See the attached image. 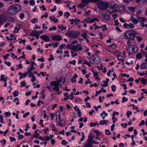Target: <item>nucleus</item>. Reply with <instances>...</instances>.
<instances>
[{"label":"nucleus","mask_w":147,"mask_h":147,"mask_svg":"<svg viewBox=\"0 0 147 147\" xmlns=\"http://www.w3.org/2000/svg\"><path fill=\"white\" fill-rule=\"evenodd\" d=\"M106 26L105 24L104 25H102V26L103 28L102 29V31H105L106 30H107V28L106 27Z\"/></svg>","instance_id":"nucleus-39"},{"label":"nucleus","mask_w":147,"mask_h":147,"mask_svg":"<svg viewBox=\"0 0 147 147\" xmlns=\"http://www.w3.org/2000/svg\"><path fill=\"white\" fill-rule=\"evenodd\" d=\"M19 92L17 91H15L14 92H13V96L16 97L19 94Z\"/></svg>","instance_id":"nucleus-38"},{"label":"nucleus","mask_w":147,"mask_h":147,"mask_svg":"<svg viewBox=\"0 0 147 147\" xmlns=\"http://www.w3.org/2000/svg\"><path fill=\"white\" fill-rule=\"evenodd\" d=\"M5 116L8 117L11 115V113L9 112H5Z\"/></svg>","instance_id":"nucleus-53"},{"label":"nucleus","mask_w":147,"mask_h":147,"mask_svg":"<svg viewBox=\"0 0 147 147\" xmlns=\"http://www.w3.org/2000/svg\"><path fill=\"white\" fill-rule=\"evenodd\" d=\"M0 122L2 123H3V116L2 115H0Z\"/></svg>","instance_id":"nucleus-61"},{"label":"nucleus","mask_w":147,"mask_h":147,"mask_svg":"<svg viewBox=\"0 0 147 147\" xmlns=\"http://www.w3.org/2000/svg\"><path fill=\"white\" fill-rule=\"evenodd\" d=\"M65 121L63 120H62L61 122L59 123V125L61 127H63L65 125Z\"/></svg>","instance_id":"nucleus-22"},{"label":"nucleus","mask_w":147,"mask_h":147,"mask_svg":"<svg viewBox=\"0 0 147 147\" xmlns=\"http://www.w3.org/2000/svg\"><path fill=\"white\" fill-rule=\"evenodd\" d=\"M127 100L128 99L127 98H126L125 97H123L122 98V103H123L125 101H127Z\"/></svg>","instance_id":"nucleus-47"},{"label":"nucleus","mask_w":147,"mask_h":147,"mask_svg":"<svg viewBox=\"0 0 147 147\" xmlns=\"http://www.w3.org/2000/svg\"><path fill=\"white\" fill-rule=\"evenodd\" d=\"M56 27L55 26H53L52 28H51L49 29V30L50 31H51L53 30H56Z\"/></svg>","instance_id":"nucleus-46"},{"label":"nucleus","mask_w":147,"mask_h":147,"mask_svg":"<svg viewBox=\"0 0 147 147\" xmlns=\"http://www.w3.org/2000/svg\"><path fill=\"white\" fill-rule=\"evenodd\" d=\"M79 46H82V45L81 44H78L76 46H73L71 47V49L73 51H78L81 50L82 49V48L79 47L78 48V47Z\"/></svg>","instance_id":"nucleus-9"},{"label":"nucleus","mask_w":147,"mask_h":147,"mask_svg":"<svg viewBox=\"0 0 147 147\" xmlns=\"http://www.w3.org/2000/svg\"><path fill=\"white\" fill-rule=\"evenodd\" d=\"M9 139H10V141L11 142H13V141H15L16 140L15 138L14 137H12L11 136L9 137Z\"/></svg>","instance_id":"nucleus-51"},{"label":"nucleus","mask_w":147,"mask_h":147,"mask_svg":"<svg viewBox=\"0 0 147 147\" xmlns=\"http://www.w3.org/2000/svg\"><path fill=\"white\" fill-rule=\"evenodd\" d=\"M81 36H82V37H83L84 39H87V38H86V37L87 36V34L86 33L84 32V33H83V34H82L81 35Z\"/></svg>","instance_id":"nucleus-37"},{"label":"nucleus","mask_w":147,"mask_h":147,"mask_svg":"<svg viewBox=\"0 0 147 147\" xmlns=\"http://www.w3.org/2000/svg\"><path fill=\"white\" fill-rule=\"evenodd\" d=\"M98 7L103 10L105 9L108 7V3L102 1H99L97 3Z\"/></svg>","instance_id":"nucleus-2"},{"label":"nucleus","mask_w":147,"mask_h":147,"mask_svg":"<svg viewBox=\"0 0 147 147\" xmlns=\"http://www.w3.org/2000/svg\"><path fill=\"white\" fill-rule=\"evenodd\" d=\"M99 0H88V3L89 2H91L92 3H96V2H99Z\"/></svg>","instance_id":"nucleus-50"},{"label":"nucleus","mask_w":147,"mask_h":147,"mask_svg":"<svg viewBox=\"0 0 147 147\" xmlns=\"http://www.w3.org/2000/svg\"><path fill=\"white\" fill-rule=\"evenodd\" d=\"M73 93L71 92V94L70 95H69V98L71 99H73L74 97L73 96Z\"/></svg>","instance_id":"nucleus-52"},{"label":"nucleus","mask_w":147,"mask_h":147,"mask_svg":"<svg viewBox=\"0 0 147 147\" xmlns=\"http://www.w3.org/2000/svg\"><path fill=\"white\" fill-rule=\"evenodd\" d=\"M52 44L54 46L53 48H55V47H57L59 44L58 42H56L55 43H52Z\"/></svg>","instance_id":"nucleus-45"},{"label":"nucleus","mask_w":147,"mask_h":147,"mask_svg":"<svg viewBox=\"0 0 147 147\" xmlns=\"http://www.w3.org/2000/svg\"><path fill=\"white\" fill-rule=\"evenodd\" d=\"M128 9L131 11H134L135 9V7H133L131 6H129L127 8Z\"/></svg>","instance_id":"nucleus-28"},{"label":"nucleus","mask_w":147,"mask_h":147,"mask_svg":"<svg viewBox=\"0 0 147 147\" xmlns=\"http://www.w3.org/2000/svg\"><path fill=\"white\" fill-rule=\"evenodd\" d=\"M80 33V32L76 31L74 30L70 31L67 33V35L71 37H76L79 35Z\"/></svg>","instance_id":"nucleus-4"},{"label":"nucleus","mask_w":147,"mask_h":147,"mask_svg":"<svg viewBox=\"0 0 147 147\" xmlns=\"http://www.w3.org/2000/svg\"><path fill=\"white\" fill-rule=\"evenodd\" d=\"M117 9L119 10V11L121 12L123 11H125V6L121 5H119L117 8Z\"/></svg>","instance_id":"nucleus-16"},{"label":"nucleus","mask_w":147,"mask_h":147,"mask_svg":"<svg viewBox=\"0 0 147 147\" xmlns=\"http://www.w3.org/2000/svg\"><path fill=\"white\" fill-rule=\"evenodd\" d=\"M136 34V32L133 30L127 31L124 34V38L127 39L134 40Z\"/></svg>","instance_id":"nucleus-1"},{"label":"nucleus","mask_w":147,"mask_h":147,"mask_svg":"<svg viewBox=\"0 0 147 147\" xmlns=\"http://www.w3.org/2000/svg\"><path fill=\"white\" fill-rule=\"evenodd\" d=\"M105 134L107 135H111V133L109 131V129H106L105 130Z\"/></svg>","instance_id":"nucleus-57"},{"label":"nucleus","mask_w":147,"mask_h":147,"mask_svg":"<svg viewBox=\"0 0 147 147\" xmlns=\"http://www.w3.org/2000/svg\"><path fill=\"white\" fill-rule=\"evenodd\" d=\"M103 17L106 20H109L110 19L109 16V15H104Z\"/></svg>","instance_id":"nucleus-29"},{"label":"nucleus","mask_w":147,"mask_h":147,"mask_svg":"<svg viewBox=\"0 0 147 147\" xmlns=\"http://www.w3.org/2000/svg\"><path fill=\"white\" fill-rule=\"evenodd\" d=\"M50 58H49L48 59L49 61H50L51 60H54V58L53 57V56L51 54H50Z\"/></svg>","instance_id":"nucleus-41"},{"label":"nucleus","mask_w":147,"mask_h":147,"mask_svg":"<svg viewBox=\"0 0 147 147\" xmlns=\"http://www.w3.org/2000/svg\"><path fill=\"white\" fill-rule=\"evenodd\" d=\"M50 84L51 85L55 86V87L53 88V90H55L57 92L59 91V85H60V84L57 83L55 82H51L50 83Z\"/></svg>","instance_id":"nucleus-6"},{"label":"nucleus","mask_w":147,"mask_h":147,"mask_svg":"<svg viewBox=\"0 0 147 147\" xmlns=\"http://www.w3.org/2000/svg\"><path fill=\"white\" fill-rule=\"evenodd\" d=\"M117 57L118 59L121 61H122L123 60V57L122 56L119 55Z\"/></svg>","instance_id":"nucleus-43"},{"label":"nucleus","mask_w":147,"mask_h":147,"mask_svg":"<svg viewBox=\"0 0 147 147\" xmlns=\"http://www.w3.org/2000/svg\"><path fill=\"white\" fill-rule=\"evenodd\" d=\"M67 143V142H66L65 140H62V142L61 144L62 145L64 144L65 145H66Z\"/></svg>","instance_id":"nucleus-48"},{"label":"nucleus","mask_w":147,"mask_h":147,"mask_svg":"<svg viewBox=\"0 0 147 147\" xmlns=\"http://www.w3.org/2000/svg\"><path fill=\"white\" fill-rule=\"evenodd\" d=\"M43 31L42 30L37 31L35 30L31 32L30 34V36H37L39 34H42Z\"/></svg>","instance_id":"nucleus-5"},{"label":"nucleus","mask_w":147,"mask_h":147,"mask_svg":"<svg viewBox=\"0 0 147 147\" xmlns=\"http://www.w3.org/2000/svg\"><path fill=\"white\" fill-rule=\"evenodd\" d=\"M132 22L134 24H137L138 22V21L135 18V19L132 21Z\"/></svg>","instance_id":"nucleus-64"},{"label":"nucleus","mask_w":147,"mask_h":147,"mask_svg":"<svg viewBox=\"0 0 147 147\" xmlns=\"http://www.w3.org/2000/svg\"><path fill=\"white\" fill-rule=\"evenodd\" d=\"M20 26L19 25H17V26H16L14 28L15 30H17L16 31V32L18 33V31L19 30H20Z\"/></svg>","instance_id":"nucleus-26"},{"label":"nucleus","mask_w":147,"mask_h":147,"mask_svg":"<svg viewBox=\"0 0 147 147\" xmlns=\"http://www.w3.org/2000/svg\"><path fill=\"white\" fill-rule=\"evenodd\" d=\"M140 68L142 69H145L146 68V63H142L140 66ZM147 68V67H146Z\"/></svg>","instance_id":"nucleus-30"},{"label":"nucleus","mask_w":147,"mask_h":147,"mask_svg":"<svg viewBox=\"0 0 147 147\" xmlns=\"http://www.w3.org/2000/svg\"><path fill=\"white\" fill-rule=\"evenodd\" d=\"M58 28L59 29H61V30H63V29H64L65 30L66 29V27L63 26V25H59L58 26Z\"/></svg>","instance_id":"nucleus-25"},{"label":"nucleus","mask_w":147,"mask_h":147,"mask_svg":"<svg viewBox=\"0 0 147 147\" xmlns=\"http://www.w3.org/2000/svg\"><path fill=\"white\" fill-rule=\"evenodd\" d=\"M102 90H100L99 91H96V94H95V96H98V94H100L102 92Z\"/></svg>","instance_id":"nucleus-56"},{"label":"nucleus","mask_w":147,"mask_h":147,"mask_svg":"<svg viewBox=\"0 0 147 147\" xmlns=\"http://www.w3.org/2000/svg\"><path fill=\"white\" fill-rule=\"evenodd\" d=\"M9 21H10L11 22H15V19L11 17H9Z\"/></svg>","instance_id":"nucleus-36"},{"label":"nucleus","mask_w":147,"mask_h":147,"mask_svg":"<svg viewBox=\"0 0 147 147\" xmlns=\"http://www.w3.org/2000/svg\"><path fill=\"white\" fill-rule=\"evenodd\" d=\"M40 135L38 133L37 131H35V133L34 134V137L36 138Z\"/></svg>","instance_id":"nucleus-44"},{"label":"nucleus","mask_w":147,"mask_h":147,"mask_svg":"<svg viewBox=\"0 0 147 147\" xmlns=\"http://www.w3.org/2000/svg\"><path fill=\"white\" fill-rule=\"evenodd\" d=\"M79 46H82V45L81 44H78L76 46H73L71 47V49L73 51H78L81 50L82 49V48L79 47L78 48V47Z\"/></svg>","instance_id":"nucleus-8"},{"label":"nucleus","mask_w":147,"mask_h":147,"mask_svg":"<svg viewBox=\"0 0 147 147\" xmlns=\"http://www.w3.org/2000/svg\"><path fill=\"white\" fill-rule=\"evenodd\" d=\"M138 47L135 45H132V51L133 53H136L138 51Z\"/></svg>","instance_id":"nucleus-12"},{"label":"nucleus","mask_w":147,"mask_h":147,"mask_svg":"<svg viewBox=\"0 0 147 147\" xmlns=\"http://www.w3.org/2000/svg\"><path fill=\"white\" fill-rule=\"evenodd\" d=\"M30 67H28V73H30L31 72V71L33 70H35V68L34 66H30Z\"/></svg>","instance_id":"nucleus-21"},{"label":"nucleus","mask_w":147,"mask_h":147,"mask_svg":"<svg viewBox=\"0 0 147 147\" xmlns=\"http://www.w3.org/2000/svg\"><path fill=\"white\" fill-rule=\"evenodd\" d=\"M20 84L21 85V87H22L23 86H26V83L25 81L22 82H21Z\"/></svg>","instance_id":"nucleus-40"},{"label":"nucleus","mask_w":147,"mask_h":147,"mask_svg":"<svg viewBox=\"0 0 147 147\" xmlns=\"http://www.w3.org/2000/svg\"><path fill=\"white\" fill-rule=\"evenodd\" d=\"M136 38L139 42H140L143 40V38L142 37L139 36H137L136 37Z\"/></svg>","instance_id":"nucleus-34"},{"label":"nucleus","mask_w":147,"mask_h":147,"mask_svg":"<svg viewBox=\"0 0 147 147\" xmlns=\"http://www.w3.org/2000/svg\"><path fill=\"white\" fill-rule=\"evenodd\" d=\"M90 58L94 62H95L94 64H97L100 63L101 61L100 57L96 55H92L90 57Z\"/></svg>","instance_id":"nucleus-3"},{"label":"nucleus","mask_w":147,"mask_h":147,"mask_svg":"<svg viewBox=\"0 0 147 147\" xmlns=\"http://www.w3.org/2000/svg\"><path fill=\"white\" fill-rule=\"evenodd\" d=\"M50 19L51 20L53 21L55 23H57L58 22V19L55 18V17L53 16H50Z\"/></svg>","instance_id":"nucleus-19"},{"label":"nucleus","mask_w":147,"mask_h":147,"mask_svg":"<svg viewBox=\"0 0 147 147\" xmlns=\"http://www.w3.org/2000/svg\"><path fill=\"white\" fill-rule=\"evenodd\" d=\"M13 7L16 12V13L20 11L21 9V6L18 4H16L13 5Z\"/></svg>","instance_id":"nucleus-10"},{"label":"nucleus","mask_w":147,"mask_h":147,"mask_svg":"<svg viewBox=\"0 0 147 147\" xmlns=\"http://www.w3.org/2000/svg\"><path fill=\"white\" fill-rule=\"evenodd\" d=\"M7 12L8 13L12 15H14L16 13V12L13 5L9 7L8 9Z\"/></svg>","instance_id":"nucleus-7"},{"label":"nucleus","mask_w":147,"mask_h":147,"mask_svg":"<svg viewBox=\"0 0 147 147\" xmlns=\"http://www.w3.org/2000/svg\"><path fill=\"white\" fill-rule=\"evenodd\" d=\"M109 78H107L106 79V84H102L101 85V86L103 87L107 86L108 85V82L109 81Z\"/></svg>","instance_id":"nucleus-24"},{"label":"nucleus","mask_w":147,"mask_h":147,"mask_svg":"<svg viewBox=\"0 0 147 147\" xmlns=\"http://www.w3.org/2000/svg\"><path fill=\"white\" fill-rule=\"evenodd\" d=\"M128 92L131 94H134L136 92V91L133 89H131Z\"/></svg>","instance_id":"nucleus-62"},{"label":"nucleus","mask_w":147,"mask_h":147,"mask_svg":"<svg viewBox=\"0 0 147 147\" xmlns=\"http://www.w3.org/2000/svg\"><path fill=\"white\" fill-rule=\"evenodd\" d=\"M30 4L31 5H33L35 4V1L33 0H31L30 1Z\"/></svg>","instance_id":"nucleus-54"},{"label":"nucleus","mask_w":147,"mask_h":147,"mask_svg":"<svg viewBox=\"0 0 147 147\" xmlns=\"http://www.w3.org/2000/svg\"><path fill=\"white\" fill-rule=\"evenodd\" d=\"M40 38L45 41L48 42L50 41L49 37L48 36L46 35H43L40 36Z\"/></svg>","instance_id":"nucleus-13"},{"label":"nucleus","mask_w":147,"mask_h":147,"mask_svg":"<svg viewBox=\"0 0 147 147\" xmlns=\"http://www.w3.org/2000/svg\"><path fill=\"white\" fill-rule=\"evenodd\" d=\"M7 20L5 16L2 15L0 16V25L4 23Z\"/></svg>","instance_id":"nucleus-14"},{"label":"nucleus","mask_w":147,"mask_h":147,"mask_svg":"<svg viewBox=\"0 0 147 147\" xmlns=\"http://www.w3.org/2000/svg\"><path fill=\"white\" fill-rule=\"evenodd\" d=\"M24 14L23 13H21L19 16V17L21 19H22L24 18Z\"/></svg>","instance_id":"nucleus-59"},{"label":"nucleus","mask_w":147,"mask_h":147,"mask_svg":"<svg viewBox=\"0 0 147 147\" xmlns=\"http://www.w3.org/2000/svg\"><path fill=\"white\" fill-rule=\"evenodd\" d=\"M83 64H86L88 65V66L90 67L91 66V64L88 61H84Z\"/></svg>","instance_id":"nucleus-42"},{"label":"nucleus","mask_w":147,"mask_h":147,"mask_svg":"<svg viewBox=\"0 0 147 147\" xmlns=\"http://www.w3.org/2000/svg\"><path fill=\"white\" fill-rule=\"evenodd\" d=\"M141 83L144 85H145L146 83V79L142 78L141 79Z\"/></svg>","instance_id":"nucleus-27"},{"label":"nucleus","mask_w":147,"mask_h":147,"mask_svg":"<svg viewBox=\"0 0 147 147\" xmlns=\"http://www.w3.org/2000/svg\"><path fill=\"white\" fill-rule=\"evenodd\" d=\"M93 136H89L88 137V139L87 140V142L92 143V142L93 141Z\"/></svg>","instance_id":"nucleus-17"},{"label":"nucleus","mask_w":147,"mask_h":147,"mask_svg":"<svg viewBox=\"0 0 147 147\" xmlns=\"http://www.w3.org/2000/svg\"><path fill=\"white\" fill-rule=\"evenodd\" d=\"M57 82H56V83L58 84H59V83L61 82H62L63 81L62 77H61L59 80H57Z\"/></svg>","instance_id":"nucleus-55"},{"label":"nucleus","mask_w":147,"mask_h":147,"mask_svg":"<svg viewBox=\"0 0 147 147\" xmlns=\"http://www.w3.org/2000/svg\"><path fill=\"white\" fill-rule=\"evenodd\" d=\"M128 25V26L129 28H134V26L133 23H130Z\"/></svg>","instance_id":"nucleus-35"},{"label":"nucleus","mask_w":147,"mask_h":147,"mask_svg":"<svg viewBox=\"0 0 147 147\" xmlns=\"http://www.w3.org/2000/svg\"><path fill=\"white\" fill-rule=\"evenodd\" d=\"M52 38L54 40L59 41L62 39V38L61 36H54L52 37Z\"/></svg>","instance_id":"nucleus-11"},{"label":"nucleus","mask_w":147,"mask_h":147,"mask_svg":"<svg viewBox=\"0 0 147 147\" xmlns=\"http://www.w3.org/2000/svg\"><path fill=\"white\" fill-rule=\"evenodd\" d=\"M138 19L140 22L146 21L147 20L146 18L143 17H139Z\"/></svg>","instance_id":"nucleus-20"},{"label":"nucleus","mask_w":147,"mask_h":147,"mask_svg":"<svg viewBox=\"0 0 147 147\" xmlns=\"http://www.w3.org/2000/svg\"><path fill=\"white\" fill-rule=\"evenodd\" d=\"M116 5L115 4L113 5H111L110 6V9H115V8Z\"/></svg>","instance_id":"nucleus-58"},{"label":"nucleus","mask_w":147,"mask_h":147,"mask_svg":"<svg viewBox=\"0 0 147 147\" xmlns=\"http://www.w3.org/2000/svg\"><path fill=\"white\" fill-rule=\"evenodd\" d=\"M77 107V106H76L75 107H74V108L75 110V111H78L77 112V114H78V117H81V111H80V109L79 108H77V109H76V108Z\"/></svg>","instance_id":"nucleus-15"},{"label":"nucleus","mask_w":147,"mask_h":147,"mask_svg":"<svg viewBox=\"0 0 147 147\" xmlns=\"http://www.w3.org/2000/svg\"><path fill=\"white\" fill-rule=\"evenodd\" d=\"M131 106L133 107V109H137V110L136 111L137 112H139L140 111L138 110V108L137 107H134L135 106H134V105H133V104L131 105Z\"/></svg>","instance_id":"nucleus-49"},{"label":"nucleus","mask_w":147,"mask_h":147,"mask_svg":"<svg viewBox=\"0 0 147 147\" xmlns=\"http://www.w3.org/2000/svg\"><path fill=\"white\" fill-rule=\"evenodd\" d=\"M30 115V113L29 112H27L25 114H24L23 115V117L24 118L26 117L27 116L29 115Z\"/></svg>","instance_id":"nucleus-63"},{"label":"nucleus","mask_w":147,"mask_h":147,"mask_svg":"<svg viewBox=\"0 0 147 147\" xmlns=\"http://www.w3.org/2000/svg\"><path fill=\"white\" fill-rule=\"evenodd\" d=\"M31 22L32 23L35 24L36 22H38V20L37 18H34L33 19L31 20Z\"/></svg>","instance_id":"nucleus-32"},{"label":"nucleus","mask_w":147,"mask_h":147,"mask_svg":"<svg viewBox=\"0 0 147 147\" xmlns=\"http://www.w3.org/2000/svg\"><path fill=\"white\" fill-rule=\"evenodd\" d=\"M55 114L53 113H51L50 114V117L51 120H53Z\"/></svg>","instance_id":"nucleus-60"},{"label":"nucleus","mask_w":147,"mask_h":147,"mask_svg":"<svg viewBox=\"0 0 147 147\" xmlns=\"http://www.w3.org/2000/svg\"><path fill=\"white\" fill-rule=\"evenodd\" d=\"M116 87L115 85H113L111 86V90L113 92H115L116 90Z\"/></svg>","instance_id":"nucleus-31"},{"label":"nucleus","mask_w":147,"mask_h":147,"mask_svg":"<svg viewBox=\"0 0 147 147\" xmlns=\"http://www.w3.org/2000/svg\"><path fill=\"white\" fill-rule=\"evenodd\" d=\"M92 143L87 142V143H85L84 146V147H92Z\"/></svg>","instance_id":"nucleus-23"},{"label":"nucleus","mask_w":147,"mask_h":147,"mask_svg":"<svg viewBox=\"0 0 147 147\" xmlns=\"http://www.w3.org/2000/svg\"><path fill=\"white\" fill-rule=\"evenodd\" d=\"M108 122V121L107 120H102L100 121L99 124L100 125H103L105 124L107 125Z\"/></svg>","instance_id":"nucleus-18"},{"label":"nucleus","mask_w":147,"mask_h":147,"mask_svg":"<svg viewBox=\"0 0 147 147\" xmlns=\"http://www.w3.org/2000/svg\"><path fill=\"white\" fill-rule=\"evenodd\" d=\"M136 57L138 59H140L142 57V55L141 53H137L136 56Z\"/></svg>","instance_id":"nucleus-33"}]
</instances>
